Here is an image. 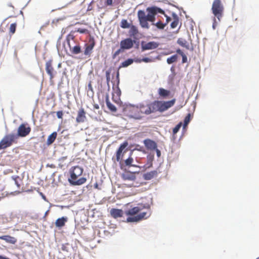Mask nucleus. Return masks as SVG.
I'll return each mask as SVG.
<instances>
[{"mask_svg": "<svg viewBox=\"0 0 259 259\" xmlns=\"http://www.w3.org/2000/svg\"><path fill=\"white\" fill-rule=\"evenodd\" d=\"M84 169L82 167L76 165L71 166L69 169V177L67 181L71 186H80L84 184L87 179L84 176L79 178L83 172ZM85 174L84 176H85Z\"/></svg>", "mask_w": 259, "mask_h": 259, "instance_id": "obj_1", "label": "nucleus"}, {"mask_svg": "<svg viewBox=\"0 0 259 259\" xmlns=\"http://www.w3.org/2000/svg\"><path fill=\"white\" fill-rule=\"evenodd\" d=\"M128 146V142L125 140L121 143L117 149L116 150L115 155L116 158L114 156L112 157V160L114 162V164H116L115 161L119 162V166L120 169H123V167L122 165V162H121L125 154L127 151V147Z\"/></svg>", "mask_w": 259, "mask_h": 259, "instance_id": "obj_2", "label": "nucleus"}, {"mask_svg": "<svg viewBox=\"0 0 259 259\" xmlns=\"http://www.w3.org/2000/svg\"><path fill=\"white\" fill-rule=\"evenodd\" d=\"M212 13L221 22L224 15V7L221 0H214L211 9Z\"/></svg>", "mask_w": 259, "mask_h": 259, "instance_id": "obj_3", "label": "nucleus"}, {"mask_svg": "<svg viewBox=\"0 0 259 259\" xmlns=\"http://www.w3.org/2000/svg\"><path fill=\"white\" fill-rule=\"evenodd\" d=\"M176 101L175 98L167 101L157 100L158 112L162 113L167 111L175 105Z\"/></svg>", "mask_w": 259, "mask_h": 259, "instance_id": "obj_4", "label": "nucleus"}, {"mask_svg": "<svg viewBox=\"0 0 259 259\" xmlns=\"http://www.w3.org/2000/svg\"><path fill=\"white\" fill-rule=\"evenodd\" d=\"M137 16L139 24L142 28L149 29L150 26L147 22V14H146V12L144 10H139L137 12Z\"/></svg>", "mask_w": 259, "mask_h": 259, "instance_id": "obj_5", "label": "nucleus"}, {"mask_svg": "<svg viewBox=\"0 0 259 259\" xmlns=\"http://www.w3.org/2000/svg\"><path fill=\"white\" fill-rule=\"evenodd\" d=\"M147 212L143 211L134 215L133 217H127L126 220H122V222L127 223H137L143 219L148 218L149 215L147 216Z\"/></svg>", "mask_w": 259, "mask_h": 259, "instance_id": "obj_6", "label": "nucleus"}, {"mask_svg": "<svg viewBox=\"0 0 259 259\" xmlns=\"http://www.w3.org/2000/svg\"><path fill=\"white\" fill-rule=\"evenodd\" d=\"M31 132V127L27 122H22L18 127L17 132L20 138H24L28 135Z\"/></svg>", "mask_w": 259, "mask_h": 259, "instance_id": "obj_7", "label": "nucleus"}, {"mask_svg": "<svg viewBox=\"0 0 259 259\" xmlns=\"http://www.w3.org/2000/svg\"><path fill=\"white\" fill-rule=\"evenodd\" d=\"M159 46V42L155 41L147 42L145 40L141 41V51L144 52L146 51L156 49Z\"/></svg>", "mask_w": 259, "mask_h": 259, "instance_id": "obj_8", "label": "nucleus"}, {"mask_svg": "<svg viewBox=\"0 0 259 259\" xmlns=\"http://www.w3.org/2000/svg\"><path fill=\"white\" fill-rule=\"evenodd\" d=\"M147 109L144 111H141V113L146 115H150L152 113L158 112L157 100L150 102L146 104Z\"/></svg>", "mask_w": 259, "mask_h": 259, "instance_id": "obj_9", "label": "nucleus"}, {"mask_svg": "<svg viewBox=\"0 0 259 259\" xmlns=\"http://www.w3.org/2000/svg\"><path fill=\"white\" fill-rule=\"evenodd\" d=\"M45 69L46 73L50 77V80L51 81L57 74V72L54 70V68L53 67L52 59H50L46 62L45 64Z\"/></svg>", "mask_w": 259, "mask_h": 259, "instance_id": "obj_10", "label": "nucleus"}, {"mask_svg": "<svg viewBox=\"0 0 259 259\" xmlns=\"http://www.w3.org/2000/svg\"><path fill=\"white\" fill-rule=\"evenodd\" d=\"M124 171L123 172L120 174V177L121 179L124 181H132L135 182L137 180V176L135 175H133L134 172L126 169V170H122Z\"/></svg>", "mask_w": 259, "mask_h": 259, "instance_id": "obj_11", "label": "nucleus"}, {"mask_svg": "<svg viewBox=\"0 0 259 259\" xmlns=\"http://www.w3.org/2000/svg\"><path fill=\"white\" fill-rule=\"evenodd\" d=\"M132 37L130 36L123 38L119 42L120 46L125 51L132 49Z\"/></svg>", "mask_w": 259, "mask_h": 259, "instance_id": "obj_12", "label": "nucleus"}, {"mask_svg": "<svg viewBox=\"0 0 259 259\" xmlns=\"http://www.w3.org/2000/svg\"><path fill=\"white\" fill-rule=\"evenodd\" d=\"M124 106L122 108V111L124 112L126 108L128 107H134L137 109L138 113H141V111H143V109L146 107V105H145L143 103H141L138 104H133L130 103H125Z\"/></svg>", "mask_w": 259, "mask_h": 259, "instance_id": "obj_13", "label": "nucleus"}, {"mask_svg": "<svg viewBox=\"0 0 259 259\" xmlns=\"http://www.w3.org/2000/svg\"><path fill=\"white\" fill-rule=\"evenodd\" d=\"M143 143L147 150H153L158 147L157 143L153 140L146 138L143 141Z\"/></svg>", "mask_w": 259, "mask_h": 259, "instance_id": "obj_14", "label": "nucleus"}, {"mask_svg": "<svg viewBox=\"0 0 259 259\" xmlns=\"http://www.w3.org/2000/svg\"><path fill=\"white\" fill-rule=\"evenodd\" d=\"M111 216L114 219L123 218L124 213V210L117 208H112L110 211Z\"/></svg>", "mask_w": 259, "mask_h": 259, "instance_id": "obj_15", "label": "nucleus"}, {"mask_svg": "<svg viewBox=\"0 0 259 259\" xmlns=\"http://www.w3.org/2000/svg\"><path fill=\"white\" fill-rule=\"evenodd\" d=\"M141 211V209L139 206H134L131 208L126 207L124 208V213L127 217H133V215H136V214Z\"/></svg>", "mask_w": 259, "mask_h": 259, "instance_id": "obj_16", "label": "nucleus"}, {"mask_svg": "<svg viewBox=\"0 0 259 259\" xmlns=\"http://www.w3.org/2000/svg\"><path fill=\"white\" fill-rule=\"evenodd\" d=\"M12 145L9 137L6 135L0 141V150H5Z\"/></svg>", "mask_w": 259, "mask_h": 259, "instance_id": "obj_17", "label": "nucleus"}, {"mask_svg": "<svg viewBox=\"0 0 259 259\" xmlns=\"http://www.w3.org/2000/svg\"><path fill=\"white\" fill-rule=\"evenodd\" d=\"M85 111L84 109L81 107L77 111V117H76V122L78 123L84 122L86 119Z\"/></svg>", "mask_w": 259, "mask_h": 259, "instance_id": "obj_18", "label": "nucleus"}, {"mask_svg": "<svg viewBox=\"0 0 259 259\" xmlns=\"http://www.w3.org/2000/svg\"><path fill=\"white\" fill-rule=\"evenodd\" d=\"M158 175L157 170H153L148 172H144L142 174V178L144 180L148 181L156 177Z\"/></svg>", "mask_w": 259, "mask_h": 259, "instance_id": "obj_19", "label": "nucleus"}, {"mask_svg": "<svg viewBox=\"0 0 259 259\" xmlns=\"http://www.w3.org/2000/svg\"><path fill=\"white\" fill-rule=\"evenodd\" d=\"M68 220V218L66 216H63L58 218L55 222L56 227L58 229H62L65 226Z\"/></svg>", "mask_w": 259, "mask_h": 259, "instance_id": "obj_20", "label": "nucleus"}, {"mask_svg": "<svg viewBox=\"0 0 259 259\" xmlns=\"http://www.w3.org/2000/svg\"><path fill=\"white\" fill-rule=\"evenodd\" d=\"M128 31V35L131 37H138L139 30L138 27L133 24L130 27Z\"/></svg>", "mask_w": 259, "mask_h": 259, "instance_id": "obj_21", "label": "nucleus"}, {"mask_svg": "<svg viewBox=\"0 0 259 259\" xmlns=\"http://www.w3.org/2000/svg\"><path fill=\"white\" fill-rule=\"evenodd\" d=\"M57 136V132L54 131L49 135L47 138V142L44 145V149L46 148V146H49L55 141Z\"/></svg>", "mask_w": 259, "mask_h": 259, "instance_id": "obj_22", "label": "nucleus"}, {"mask_svg": "<svg viewBox=\"0 0 259 259\" xmlns=\"http://www.w3.org/2000/svg\"><path fill=\"white\" fill-rule=\"evenodd\" d=\"M112 89L113 91L111 94H113L114 95H116L117 96V100L118 102H120L121 104H123L122 101L120 99V97L121 95V91L119 88V86H115V84L112 82Z\"/></svg>", "mask_w": 259, "mask_h": 259, "instance_id": "obj_23", "label": "nucleus"}, {"mask_svg": "<svg viewBox=\"0 0 259 259\" xmlns=\"http://www.w3.org/2000/svg\"><path fill=\"white\" fill-rule=\"evenodd\" d=\"M0 239L5 240L7 243L12 244H15L17 241V239L15 237L9 235H1Z\"/></svg>", "mask_w": 259, "mask_h": 259, "instance_id": "obj_24", "label": "nucleus"}, {"mask_svg": "<svg viewBox=\"0 0 259 259\" xmlns=\"http://www.w3.org/2000/svg\"><path fill=\"white\" fill-rule=\"evenodd\" d=\"M177 43L180 45L181 47H183L187 50H190L191 51H193L194 48L192 46L191 48H190V45L188 42L184 38H179L177 39Z\"/></svg>", "mask_w": 259, "mask_h": 259, "instance_id": "obj_25", "label": "nucleus"}, {"mask_svg": "<svg viewBox=\"0 0 259 259\" xmlns=\"http://www.w3.org/2000/svg\"><path fill=\"white\" fill-rule=\"evenodd\" d=\"M147 163L146 165H147V168H151L153 167V161L154 160V153L153 151L152 152L149 153L147 154Z\"/></svg>", "mask_w": 259, "mask_h": 259, "instance_id": "obj_26", "label": "nucleus"}, {"mask_svg": "<svg viewBox=\"0 0 259 259\" xmlns=\"http://www.w3.org/2000/svg\"><path fill=\"white\" fill-rule=\"evenodd\" d=\"M156 59L160 60L161 55L158 54L155 56H151L150 57H144L142 58L143 62L146 63L154 62Z\"/></svg>", "mask_w": 259, "mask_h": 259, "instance_id": "obj_27", "label": "nucleus"}, {"mask_svg": "<svg viewBox=\"0 0 259 259\" xmlns=\"http://www.w3.org/2000/svg\"><path fill=\"white\" fill-rule=\"evenodd\" d=\"M170 94V91L168 90L163 88H159L158 89V94L161 99L168 97Z\"/></svg>", "mask_w": 259, "mask_h": 259, "instance_id": "obj_28", "label": "nucleus"}, {"mask_svg": "<svg viewBox=\"0 0 259 259\" xmlns=\"http://www.w3.org/2000/svg\"><path fill=\"white\" fill-rule=\"evenodd\" d=\"M133 24V21L130 19V22L127 19H122L120 22V26L122 29H128Z\"/></svg>", "mask_w": 259, "mask_h": 259, "instance_id": "obj_29", "label": "nucleus"}, {"mask_svg": "<svg viewBox=\"0 0 259 259\" xmlns=\"http://www.w3.org/2000/svg\"><path fill=\"white\" fill-rule=\"evenodd\" d=\"M95 45V44L94 42L91 43L89 46L85 45L83 52L84 55L90 56L93 52Z\"/></svg>", "mask_w": 259, "mask_h": 259, "instance_id": "obj_30", "label": "nucleus"}, {"mask_svg": "<svg viewBox=\"0 0 259 259\" xmlns=\"http://www.w3.org/2000/svg\"><path fill=\"white\" fill-rule=\"evenodd\" d=\"M133 63L132 58H128L120 63L117 69L119 70L121 68H126Z\"/></svg>", "mask_w": 259, "mask_h": 259, "instance_id": "obj_31", "label": "nucleus"}, {"mask_svg": "<svg viewBox=\"0 0 259 259\" xmlns=\"http://www.w3.org/2000/svg\"><path fill=\"white\" fill-rule=\"evenodd\" d=\"M134 158L133 157H131L128 156V157L124 160V162L122 163V165L123 167V169L122 170H126V167L130 168L131 167V165H132L134 162Z\"/></svg>", "mask_w": 259, "mask_h": 259, "instance_id": "obj_32", "label": "nucleus"}, {"mask_svg": "<svg viewBox=\"0 0 259 259\" xmlns=\"http://www.w3.org/2000/svg\"><path fill=\"white\" fill-rule=\"evenodd\" d=\"M69 50L72 54L77 55L82 52L81 48L79 45H75L73 47L70 46Z\"/></svg>", "mask_w": 259, "mask_h": 259, "instance_id": "obj_33", "label": "nucleus"}, {"mask_svg": "<svg viewBox=\"0 0 259 259\" xmlns=\"http://www.w3.org/2000/svg\"><path fill=\"white\" fill-rule=\"evenodd\" d=\"M179 59V56L177 54H175L166 59V63L167 64L170 65L177 62Z\"/></svg>", "mask_w": 259, "mask_h": 259, "instance_id": "obj_34", "label": "nucleus"}, {"mask_svg": "<svg viewBox=\"0 0 259 259\" xmlns=\"http://www.w3.org/2000/svg\"><path fill=\"white\" fill-rule=\"evenodd\" d=\"M146 12L147 13L148 17H156V13L155 12L153 6L147 7Z\"/></svg>", "mask_w": 259, "mask_h": 259, "instance_id": "obj_35", "label": "nucleus"}, {"mask_svg": "<svg viewBox=\"0 0 259 259\" xmlns=\"http://www.w3.org/2000/svg\"><path fill=\"white\" fill-rule=\"evenodd\" d=\"M193 117V113L190 112L188 113L183 119L184 124H183V125L187 126L192 119Z\"/></svg>", "mask_w": 259, "mask_h": 259, "instance_id": "obj_36", "label": "nucleus"}, {"mask_svg": "<svg viewBox=\"0 0 259 259\" xmlns=\"http://www.w3.org/2000/svg\"><path fill=\"white\" fill-rule=\"evenodd\" d=\"M132 41V48H134L136 50L139 49L141 46V41L138 37H133Z\"/></svg>", "mask_w": 259, "mask_h": 259, "instance_id": "obj_37", "label": "nucleus"}, {"mask_svg": "<svg viewBox=\"0 0 259 259\" xmlns=\"http://www.w3.org/2000/svg\"><path fill=\"white\" fill-rule=\"evenodd\" d=\"M10 139V141L13 143V142H15L17 140V139L20 138V136L18 135V133H10L7 135Z\"/></svg>", "mask_w": 259, "mask_h": 259, "instance_id": "obj_38", "label": "nucleus"}, {"mask_svg": "<svg viewBox=\"0 0 259 259\" xmlns=\"http://www.w3.org/2000/svg\"><path fill=\"white\" fill-rule=\"evenodd\" d=\"M176 74H170L168 76L167 83L170 86V88L172 90L175 85V77Z\"/></svg>", "mask_w": 259, "mask_h": 259, "instance_id": "obj_39", "label": "nucleus"}, {"mask_svg": "<svg viewBox=\"0 0 259 259\" xmlns=\"http://www.w3.org/2000/svg\"><path fill=\"white\" fill-rule=\"evenodd\" d=\"M138 110H136L134 114H127L126 116H127L130 119H134L135 120H141L143 116L140 115L138 114L139 113L137 112Z\"/></svg>", "mask_w": 259, "mask_h": 259, "instance_id": "obj_40", "label": "nucleus"}, {"mask_svg": "<svg viewBox=\"0 0 259 259\" xmlns=\"http://www.w3.org/2000/svg\"><path fill=\"white\" fill-rule=\"evenodd\" d=\"M125 52V51L120 46H119V48H118L114 53H112V59H115L120 54L123 53Z\"/></svg>", "mask_w": 259, "mask_h": 259, "instance_id": "obj_41", "label": "nucleus"}, {"mask_svg": "<svg viewBox=\"0 0 259 259\" xmlns=\"http://www.w3.org/2000/svg\"><path fill=\"white\" fill-rule=\"evenodd\" d=\"M17 28V23L16 22L12 23L10 24V27H9V33L11 34L9 37V39L8 41L10 40L11 37V34H13L16 32Z\"/></svg>", "mask_w": 259, "mask_h": 259, "instance_id": "obj_42", "label": "nucleus"}, {"mask_svg": "<svg viewBox=\"0 0 259 259\" xmlns=\"http://www.w3.org/2000/svg\"><path fill=\"white\" fill-rule=\"evenodd\" d=\"M107 108L113 113L116 112L117 110V107L111 102L106 104Z\"/></svg>", "mask_w": 259, "mask_h": 259, "instance_id": "obj_43", "label": "nucleus"}, {"mask_svg": "<svg viewBox=\"0 0 259 259\" xmlns=\"http://www.w3.org/2000/svg\"><path fill=\"white\" fill-rule=\"evenodd\" d=\"M183 126L182 121H180L172 129V133L174 134H177L180 131L181 127Z\"/></svg>", "mask_w": 259, "mask_h": 259, "instance_id": "obj_44", "label": "nucleus"}, {"mask_svg": "<svg viewBox=\"0 0 259 259\" xmlns=\"http://www.w3.org/2000/svg\"><path fill=\"white\" fill-rule=\"evenodd\" d=\"M72 31H71L70 33H69V34H68L66 36V38H65V41L68 46V47L69 48L70 46H71V44H70V40L73 39V38H74V35L71 34V32Z\"/></svg>", "mask_w": 259, "mask_h": 259, "instance_id": "obj_45", "label": "nucleus"}, {"mask_svg": "<svg viewBox=\"0 0 259 259\" xmlns=\"http://www.w3.org/2000/svg\"><path fill=\"white\" fill-rule=\"evenodd\" d=\"M152 6L154 9L155 12L156 13V15L158 14H160L164 15V14H165V11L163 9H161V8H160L158 6H155V5H152Z\"/></svg>", "mask_w": 259, "mask_h": 259, "instance_id": "obj_46", "label": "nucleus"}, {"mask_svg": "<svg viewBox=\"0 0 259 259\" xmlns=\"http://www.w3.org/2000/svg\"><path fill=\"white\" fill-rule=\"evenodd\" d=\"M119 71L118 69L117 71L116 72L115 75V79L114 81H112L111 82H113L114 84H115V86H119L120 83V77H119Z\"/></svg>", "mask_w": 259, "mask_h": 259, "instance_id": "obj_47", "label": "nucleus"}, {"mask_svg": "<svg viewBox=\"0 0 259 259\" xmlns=\"http://www.w3.org/2000/svg\"><path fill=\"white\" fill-rule=\"evenodd\" d=\"M217 17H215L214 15L213 17H212V28L213 30H215L218 25L219 21H218L217 20Z\"/></svg>", "mask_w": 259, "mask_h": 259, "instance_id": "obj_48", "label": "nucleus"}, {"mask_svg": "<svg viewBox=\"0 0 259 259\" xmlns=\"http://www.w3.org/2000/svg\"><path fill=\"white\" fill-rule=\"evenodd\" d=\"M137 206H139L140 207V208L141 209V211L143 209H150V207H151V206L148 203H145V204H143V203H141V204H138V205Z\"/></svg>", "mask_w": 259, "mask_h": 259, "instance_id": "obj_49", "label": "nucleus"}, {"mask_svg": "<svg viewBox=\"0 0 259 259\" xmlns=\"http://www.w3.org/2000/svg\"><path fill=\"white\" fill-rule=\"evenodd\" d=\"M12 179L14 181L15 184L16 185L17 188H19L20 187V184L19 183L17 179H20V177L18 176H12L11 177Z\"/></svg>", "mask_w": 259, "mask_h": 259, "instance_id": "obj_50", "label": "nucleus"}, {"mask_svg": "<svg viewBox=\"0 0 259 259\" xmlns=\"http://www.w3.org/2000/svg\"><path fill=\"white\" fill-rule=\"evenodd\" d=\"M75 32H77L80 34H85L88 32L89 30L86 28H78L75 30Z\"/></svg>", "mask_w": 259, "mask_h": 259, "instance_id": "obj_51", "label": "nucleus"}, {"mask_svg": "<svg viewBox=\"0 0 259 259\" xmlns=\"http://www.w3.org/2000/svg\"><path fill=\"white\" fill-rule=\"evenodd\" d=\"M163 16L166 18L165 22L164 23H162V26H163L164 28L168 24L169 21L171 20V17H170L169 16H168L166 14H164V15Z\"/></svg>", "mask_w": 259, "mask_h": 259, "instance_id": "obj_52", "label": "nucleus"}, {"mask_svg": "<svg viewBox=\"0 0 259 259\" xmlns=\"http://www.w3.org/2000/svg\"><path fill=\"white\" fill-rule=\"evenodd\" d=\"M162 23L160 21H158L157 22L154 23V25L156 27L157 29L159 30H163L164 27L162 26Z\"/></svg>", "mask_w": 259, "mask_h": 259, "instance_id": "obj_53", "label": "nucleus"}, {"mask_svg": "<svg viewBox=\"0 0 259 259\" xmlns=\"http://www.w3.org/2000/svg\"><path fill=\"white\" fill-rule=\"evenodd\" d=\"M179 22V20H175L173 21L170 24V27L171 29H174L177 27Z\"/></svg>", "mask_w": 259, "mask_h": 259, "instance_id": "obj_54", "label": "nucleus"}, {"mask_svg": "<svg viewBox=\"0 0 259 259\" xmlns=\"http://www.w3.org/2000/svg\"><path fill=\"white\" fill-rule=\"evenodd\" d=\"M66 17L65 16H63V17H60V18H58L57 19H55L53 20V21L52 22V24H57V23H58V22H59L60 21H63L65 19H66Z\"/></svg>", "mask_w": 259, "mask_h": 259, "instance_id": "obj_55", "label": "nucleus"}, {"mask_svg": "<svg viewBox=\"0 0 259 259\" xmlns=\"http://www.w3.org/2000/svg\"><path fill=\"white\" fill-rule=\"evenodd\" d=\"M68 246H70V244L69 243L62 244V247H61V249L63 251L68 252V251H69Z\"/></svg>", "mask_w": 259, "mask_h": 259, "instance_id": "obj_56", "label": "nucleus"}, {"mask_svg": "<svg viewBox=\"0 0 259 259\" xmlns=\"http://www.w3.org/2000/svg\"><path fill=\"white\" fill-rule=\"evenodd\" d=\"M56 115L58 119H62L63 116V110H59L56 112Z\"/></svg>", "mask_w": 259, "mask_h": 259, "instance_id": "obj_57", "label": "nucleus"}, {"mask_svg": "<svg viewBox=\"0 0 259 259\" xmlns=\"http://www.w3.org/2000/svg\"><path fill=\"white\" fill-rule=\"evenodd\" d=\"M182 57V63L184 64L185 63L188 62V57L187 55L185 53L183 55L181 56Z\"/></svg>", "mask_w": 259, "mask_h": 259, "instance_id": "obj_58", "label": "nucleus"}, {"mask_svg": "<svg viewBox=\"0 0 259 259\" xmlns=\"http://www.w3.org/2000/svg\"><path fill=\"white\" fill-rule=\"evenodd\" d=\"M112 95V101L116 103L117 104L119 105H121L123 104H121L120 102H118V100H117V96H115V95H114L113 94H111Z\"/></svg>", "mask_w": 259, "mask_h": 259, "instance_id": "obj_59", "label": "nucleus"}, {"mask_svg": "<svg viewBox=\"0 0 259 259\" xmlns=\"http://www.w3.org/2000/svg\"><path fill=\"white\" fill-rule=\"evenodd\" d=\"M62 34H61L59 37V38L57 41L56 48H57L58 51L59 50V48L60 47V46H61V39H62Z\"/></svg>", "mask_w": 259, "mask_h": 259, "instance_id": "obj_60", "label": "nucleus"}, {"mask_svg": "<svg viewBox=\"0 0 259 259\" xmlns=\"http://www.w3.org/2000/svg\"><path fill=\"white\" fill-rule=\"evenodd\" d=\"M153 151H155L156 156L158 158H159L161 156V151L158 148V147H156V148L153 149Z\"/></svg>", "mask_w": 259, "mask_h": 259, "instance_id": "obj_61", "label": "nucleus"}, {"mask_svg": "<svg viewBox=\"0 0 259 259\" xmlns=\"http://www.w3.org/2000/svg\"><path fill=\"white\" fill-rule=\"evenodd\" d=\"M113 5V0H105L104 2V7L107 6H111Z\"/></svg>", "mask_w": 259, "mask_h": 259, "instance_id": "obj_62", "label": "nucleus"}, {"mask_svg": "<svg viewBox=\"0 0 259 259\" xmlns=\"http://www.w3.org/2000/svg\"><path fill=\"white\" fill-rule=\"evenodd\" d=\"M176 52L177 54L178 55H179L181 56L185 54L184 51L181 49L180 48H178L176 50Z\"/></svg>", "mask_w": 259, "mask_h": 259, "instance_id": "obj_63", "label": "nucleus"}, {"mask_svg": "<svg viewBox=\"0 0 259 259\" xmlns=\"http://www.w3.org/2000/svg\"><path fill=\"white\" fill-rule=\"evenodd\" d=\"M133 63L135 62L136 63H141L143 62L142 58L139 57H135L133 58Z\"/></svg>", "mask_w": 259, "mask_h": 259, "instance_id": "obj_64", "label": "nucleus"}]
</instances>
